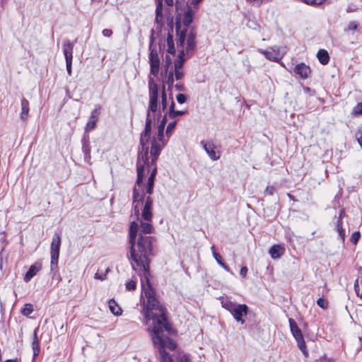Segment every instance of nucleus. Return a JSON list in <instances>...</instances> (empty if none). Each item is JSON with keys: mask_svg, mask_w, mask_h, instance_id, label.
<instances>
[{"mask_svg": "<svg viewBox=\"0 0 362 362\" xmlns=\"http://www.w3.org/2000/svg\"><path fill=\"white\" fill-rule=\"evenodd\" d=\"M151 74L157 76L160 69V59L156 50L151 49L149 54Z\"/></svg>", "mask_w": 362, "mask_h": 362, "instance_id": "nucleus-15", "label": "nucleus"}, {"mask_svg": "<svg viewBox=\"0 0 362 362\" xmlns=\"http://www.w3.org/2000/svg\"><path fill=\"white\" fill-rule=\"evenodd\" d=\"M163 330H165L164 326H161L159 322L158 325L151 326L148 328L152 341L158 349L161 362H173L165 349L173 351L176 349L177 344L174 341L163 334Z\"/></svg>", "mask_w": 362, "mask_h": 362, "instance_id": "nucleus-4", "label": "nucleus"}, {"mask_svg": "<svg viewBox=\"0 0 362 362\" xmlns=\"http://www.w3.org/2000/svg\"><path fill=\"white\" fill-rule=\"evenodd\" d=\"M105 276H100L98 273H95V279H100V280H103L105 279Z\"/></svg>", "mask_w": 362, "mask_h": 362, "instance_id": "nucleus-51", "label": "nucleus"}, {"mask_svg": "<svg viewBox=\"0 0 362 362\" xmlns=\"http://www.w3.org/2000/svg\"><path fill=\"white\" fill-rule=\"evenodd\" d=\"M195 13H196V9L193 10L190 7H189L187 9V11L184 13L183 18H182V23L185 25V28H182V25H181L180 22L176 21L175 28H176V32H177L178 36H179L180 32L185 29L187 30V35L189 34V33H192L193 34V35L194 36L193 31L189 30V29L187 28V26L189 24H191L192 22L193 21ZM194 42L195 43L194 41Z\"/></svg>", "mask_w": 362, "mask_h": 362, "instance_id": "nucleus-9", "label": "nucleus"}, {"mask_svg": "<svg viewBox=\"0 0 362 362\" xmlns=\"http://www.w3.org/2000/svg\"><path fill=\"white\" fill-rule=\"evenodd\" d=\"M343 213H344V211H341V213H340V215H339V220H341V216H343Z\"/></svg>", "mask_w": 362, "mask_h": 362, "instance_id": "nucleus-57", "label": "nucleus"}, {"mask_svg": "<svg viewBox=\"0 0 362 362\" xmlns=\"http://www.w3.org/2000/svg\"><path fill=\"white\" fill-rule=\"evenodd\" d=\"M156 169L154 168L151 175H154V177H155L156 176Z\"/></svg>", "mask_w": 362, "mask_h": 362, "instance_id": "nucleus-55", "label": "nucleus"}, {"mask_svg": "<svg viewBox=\"0 0 362 362\" xmlns=\"http://www.w3.org/2000/svg\"><path fill=\"white\" fill-rule=\"evenodd\" d=\"M83 151L86 155H88L90 153V148L88 146L83 147Z\"/></svg>", "mask_w": 362, "mask_h": 362, "instance_id": "nucleus-52", "label": "nucleus"}, {"mask_svg": "<svg viewBox=\"0 0 362 362\" xmlns=\"http://www.w3.org/2000/svg\"><path fill=\"white\" fill-rule=\"evenodd\" d=\"M178 47L179 56L175 60L174 68L173 69V75L176 80H181L184 76L182 66L187 58L185 55L188 54L194 48V35L192 33L187 35V30H183L179 35Z\"/></svg>", "mask_w": 362, "mask_h": 362, "instance_id": "nucleus-3", "label": "nucleus"}, {"mask_svg": "<svg viewBox=\"0 0 362 362\" xmlns=\"http://www.w3.org/2000/svg\"><path fill=\"white\" fill-rule=\"evenodd\" d=\"M167 52L170 54H174L175 52V48L173 42V37L171 34H168L167 37Z\"/></svg>", "mask_w": 362, "mask_h": 362, "instance_id": "nucleus-27", "label": "nucleus"}, {"mask_svg": "<svg viewBox=\"0 0 362 362\" xmlns=\"http://www.w3.org/2000/svg\"><path fill=\"white\" fill-rule=\"evenodd\" d=\"M294 72L299 75L302 78H308L310 75L311 70L310 66L304 63H300L295 66Z\"/></svg>", "mask_w": 362, "mask_h": 362, "instance_id": "nucleus-18", "label": "nucleus"}, {"mask_svg": "<svg viewBox=\"0 0 362 362\" xmlns=\"http://www.w3.org/2000/svg\"><path fill=\"white\" fill-rule=\"evenodd\" d=\"M173 83H174V75H173V69H172L168 72V75L167 81H166V83L168 86L169 90H171V88L173 86Z\"/></svg>", "mask_w": 362, "mask_h": 362, "instance_id": "nucleus-31", "label": "nucleus"}, {"mask_svg": "<svg viewBox=\"0 0 362 362\" xmlns=\"http://www.w3.org/2000/svg\"><path fill=\"white\" fill-rule=\"evenodd\" d=\"M317 57L320 62L323 65L327 64L329 61L328 52L325 49H320L317 54Z\"/></svg>", "mask_w": 362, "mask_h": 362, "instance_id": "nucleus-24", "label": "nucleus"}, {"mask_svg": "<svg viewBox=\"0 0 362 362\" xmlns=\"http://www.w3.org/2000/svg\"><path fill=\"white\" fill-rule=\"evenodd\" d=\"M4 362H18V361L16 359H15V360L8 359V360L5 361Z\"/></svg>", "mask_w": 362, "mask_h": 362, "instance_id": "nucleus-54", "label": "nucleus"}, {"mask_svg": "<svg viewBox=\"0 0 362 362\" xmlns=\"http://www.w3.org/2000/svg\"><path fill=\"white\" fill-rule=\"evenodd\" d=\"M32 347L33 350V357H36L40 353V344L37 335V330L34 331L33 339L32 342Z\"/></svg>", "mask_w": 362, "mask_h": 362, "instance_id": "nucleus-25", "label": "nucleus"}, {"mask_svg": "<svg viewBox=\"0 0 362 362\" xmlns=\"http://www.w3.org/2000/svg\"><path fill=\"white\" fill-rule=\"evenodd\" d=\"M274 188L273 187H267L266 192H268L270 195H272L274 193Z\"/></svg>", "mask_w": 362, "mask_h": 362, "instance_id": "nucleus-49", "label": "nucleus"}, {"mask_svg": "<svg viewBox=\"0 0 362 362\" xmlns=\"http://www.w3.org/2000/svg\"><path fill=\"white\" fill-rule=\"evenodd\" d=\"M144 159H140L138 165V179L134 189L133 207L134 214L130 222L129 259L138 267L146 271L149 267V257L152 255L153 232L152 199L149 196L143 194V189L140 185L141 181Z\"/></svg>", "mask_w": 362, "mask_h": 362, "instance_id": "nucleus-1", "label": "nucleus"}, {"mask_svg": "<svg viewBox=\"0 0 362 362\" xmlns=\"http://www.w3.org/2000/svg\"><path fill=\"white\" fill-rule=\"evenodd\" d=\"M125 287L127 291H134L136 287V283L134 280H129L126 283Z\"/></svg>", "mask_w": 362, "mask_h": 362, "instance_id": "nucleus-37", "label": "nucleus"}, {"mask_svg": "<svg viewBox=\"0 0 362 362\" xmlns=\"http://www.w3.org/2000/svg\"><path fill=\"white\" fill-rule=\"evenodd\" d=\"M167 122V115L165 114L160 123L157 127L156 132L155 135H153L151 140V154L152 156V163L156 161L158 156H159L161 150L165 146L168 142V139H165L164 138V129Z\"/></svg>", "mask_w": 362, "mask_h": 362, "instance_id": "nucleus-5", "label": "nucleus"}, {"mask_svg": "<svg viewBox=\"0 0 362 362\" xmlns=\"http://www.w3.org/2000/svg\"><path fill=\"white\" fill-rule=\"evenodd\" d=\"M165 1L168 6H172L173 4V0H165Z\"/></svg>", "mask_w": 362, "mask_h": 362, "instance_id": "nucleus-53", "label": "nucleus"}, {"mask_svg": "<svg viewBox=\"0 0 362 362\" xmlns=\"http://www.w3.org/2000/svg\"><path fill=\"white\" fill-rule=\"evenodd\" d=\"M315 362H332V359L328 358L327 357H321L319 359H317Z\"/></svg>", "mask_w": 362, "mask_h": 362, "instance_id": "nucleus-47", "label": "nucleus"}, {"mask_svg": "<svg viewBox=\"0 0 362 362\" xmlns=\"http://www.w3.org/2000/svg\"><path fill=\"white\" fill-rule=\"evenodd\" d=\"M21 110L20 112V118L23 122H27L29 117L30 103L25 98L21 100Z\"/></svg>", "mask_w": 362, "mask_h": 362, "instance_id": "nucleus-19", "label": "nucleus"}, {"mask_svg": "<svg viewBox=\"0 0 362 362\" xmlns=\"http://www.w3.org/2000/svg\"><path fill=\"white\" fill-rule=\"evenodd\" d=\"M336 228H337V230L338 231V233H339V236L341 237V238L342 240H344V237H345V233L342 228V224H341V220L337 221Z\"/></svg>", "mask_w": 362, "mask_h": 362, "instance_id": "nucleus-32", "label": "nucleus"}, {"mask_svg": "<svg viewBox=\"0 0 362 362\" xmlns=\"http://www.w3.org/2000/svg\"><path fill=\"white\" fill-rule=\"evenodd\" d=\"M170 99H171V103H170V105L169 110H168L169 117L171 119H175L176 117L181 116V115H184L185 113V111L175 110V103L172 98H170Z\"/></svg>", "mask_w": 362, "mask_h": 362, "instance_id": "nucleus-23", "label": "nucleus"}, {"mask_svg": "<svg viewBox=\"0 0 362 362\" xmlns=\"http://www.w3.org/2000/svg\"><path fill=\"white\" fill-rule=\"evenodd\" d=\"M288 322H289V325H290L291 333L296 332V331L300 330L296 322L294 321L293 319L289 318Z\"/></svg>", "mask_w": 362, "mask_h": 362, "instance_id": "nucleus-35", "label": "nucleus"}, {"mask_svg": "<svg viewBox=\"0 0 362 362\" xmlns=\"http://www.w3.org/2000/svg\"><path fill=\"white\" fill-rule=\"evenodd\" d=\"M177 124V120H174L168 123L166 128V136L169 138L172 134V132L175 129ZM168 140V139H167Z\"/></svg>", "mask_w": 362, "mask_h": 362, "instance_id": "nucleus-30", "label": "nucleus"}, {"mask_svg": "<svg viewBox=\"0 0 362 362\" xmlns=\"http://www.w3.org/2000/svg\"><path fill=\"white\" fill-rule=\"evenodd\" d=\"M33 311V307L31 304L27 303L24 305V307L21 310V313L23 315L28 316L31 314Z\"/></svg>", "mask_w": 362, "mask_h": 362, "instance_id": "nucleus-29", "label": "nucleus"}, {"mask_svg": "<svg viewBox=\"0 0 362 362\" xmlns=\"http://www.w3.org/2000/svg\"><path fill=\"white\" fill-rule=\"evenodd\" d=\"M161 98H162V101H161L162 109L163 110H165L166 109V107H167V95H166V93L165 91V87L164 86L163 87Z\"/></svg>", "mask_w": 362, "mask_h": 362, "instance_id": "nucleus-34", "label": "nucleus"}, {"mask_svg": "<svg viewBox=\"0 0 362 362\" xmlns=\"http://www.w3.org/2000/svg\"><path fill=\"white\" fill-rule=\"evenodd\" d=\"M202 0H192L190 2V4L193 6H194L195 8H197L198 4L202 1Z\"/></svg>", "mask_w": 362, "mask_h": 362, "instance_id": "nucleus-48", "label": "nucleus"}, {"mask_svg": "<svg viewBox=\"0 0 362 362\" xmlns=\"http://www.w3.org/2000/svg\"><path fill=\"white\" fill-rule=\"evenodd\" d=\"M156 4L160 3V4H163V0H156Z\"/></svg>", "mask_w": 362, "mask_h": 362, "instance_id": "nucleus-56", "label": "nucleus"}, {"mask_svg": "<svg viewBox=\"0 0 362 362\" xmlns=\"http://www.w3.org/2000/svg\"><path fill=\"white\" fill-rule=\"evenodd\" d=\"M358 28V24L355 21L349 22L348 24L347 30H355Z\"/></svg>", "mask_w": 362, "mask_h": 362, "instance_id": "nucleus-43", "label": "nucleus"}, {"mask_svg": "<svg viewBox=\"0 0 362 362\" xmlns=\"http://www.w3.org/2000/svg\"><path fill=\"white\" fill-rule=\"evenodd\" d=\"M61 246V235L59 233H54L52 237L50 255H51V269L53 270L57 267L59 256V250Z\"/></svg>", "mask_w": 362, "mask_h": 362, "instance_id": "nucleus-8", "label": "nucleus"}, {"mask_svg": "<svg viewBox=\"0 0 362 362\" xmlns=\"http://www.w3.org/2000/svg\"><path fill=\"white\" fill-rule=\"evenodd\" d=\"M201 144L211 160H217L220 158L221 151L214 143L202 141Z\"/></svg>", "mask_w": 362, "mask_h": 362, "instance_id": "nucleus-12", "label": "nucleus"}, {"mask_svg": "<svg viewBox=\"0 0 362 362\" xmlns=\"http://www.w3.org/2000/svg\"><path fill=\"white\" fill-rule=\"evenodd\" d=\"M108 307L110 312L115 316H120L122 314V310L114 299L108 302Z\"/></svg>", "mask_w": 362, "mask_h": 362, "instance_id": "nucleus-22", "label": "nucleus"}, {"mask_svg": "<svg viewBox=\"0 0 362 362\" xmlns=\"http://www.w3.org/2000/svg\"><path fill=\"white\" fill-rule=\"evenodd\" d=\"M317 304L318 306H320L322 309H327L328 307V301L323 298H319L317 300Z\"/></svg>", "mask_w": 362, "mask_h": 362, "instance_id": "nucleus-40", "label": "nucleus"}, {"mask_svg": "<svg viewBox=\"0 0 362 362\" xmlns=\"http://www.w3.org/2000/svg\"><path fill=\"white\" fill-rule=\"evenodd\" d=\"M175 88L177 90L181 91L182 90V85L180 83H177L175 86Z\"/></svg>", "mask_w": 362, "mask_h": 362, "instance_id": "nucleus-50", "label": "nucleus"}, {"mask_svg": "<svg viewBox=\"0 0 362 362\" xmlns=\"http://www.w3.org/2000/svg\"><path fill=\"white\" fill-rule=\"evenodd\" d=\"M211 251H212V253H213V256L215 258V259L216 260V262H218V264L221 267H223L226 271L227 272H230V269L229 267L224 263L222 262L221 260V257L220 256L219 254H218L216 251H215V247L214 246H212L211 247Z\"/></svg>", "mask_w": 362, "mask_h": 362, "instance_id": "nucleus-26", "label": "nucleus"}, {"mask_svg": "<svg viewBox=\"0 0 362 362\" xmlns=\"http://www.w3.org/2000/svg\"><path fill=\"white\" fill-rule=\"evenodd\" d=\"M222 306L233 315L234 319L241 324L245 323L243 317L248 313V307L245 304H236L230 300L223 301Z\"/></svg>", "mask_w": 362, "mask_h": 362, "instance_id": "nucleus-6", "label": "nucleus"}, {"mask_svg": "<svg viewBox=\"0 0 362 362\" xmlns=\"http://www.w3.org/2000/svg\"><path fill=\"white\" fill-rule=\"evenodd\" d=\"M360 238V233L358 231H356L354 232L352 235H351V241L354 243V244H356V243L358 242V239Z\"/></svg>", "mask_w": 362, "mask_h": 362, "instance_id": "nucleus-41", "label": "nucleus"}, {"mask_svg": "<svg viewBox=\"0 0 362 362\" xmlns=\"http://www.w3.org/2000/svg\"><path fill=\"white\" fill-rule=\"evenodd\" d=\"M132 266L133 269H134V270H135L136 269L134 268V264H133V263H132Z\"/></svg>", "mask_w": 362, "mask_h": 362, "instance_id": "nucleus-58", "label": "nucleus"}, {"mask_svg": "<svg viewBox=\"0 0 362 362\" xmlns=\"http://www.w3.org/2000/svg\"><path fill=\"white\" fill-rule=\"evenodd\" d=\"M272 259H278L284 253V248L280 245H273L269 251Z\"/></svg>", "mask_w": 362, "mask_h": 362, "instance_id": "nucleus-21", "label": "nucleus"}, {"mask_svg": "<svg viewBox=\"0 0 362 362\" xmlns=\"http://www.w3.org/2000/svg\"><path fill=\"white\" fill-rule=\"evenodd\" d=\"M246 1L254 6H260L264 2L267 1V0H246Z\"/></svg>", "mask_w": 362, "mask_h": 362, "instance_id": "nucleus-39", "label": "nucleus"}, {"mask_svg": "<svg viewBox=\"0 0 362 362\" xmlns=\"http://www.w3.org/2000/svg\"><path fill=\"white\" fill-rule=\"evenodd\" d=\"M179 362H191L188 355H183L180 356Z\"/></svg>", "mask_w": 362, "mask_h": 362, "instance_id": "nucleus-44", "label": "nucleus"}, {"mask_svg": "<svg viewBox=\"0 0 362 362\" xmlns=\"http://www.w3.org/2000/svg\"><path fill=\"white\" fill-rule=\"evenodd\" d=\"M151 119H150V113L148 112L147 118L146 121L144 132L141 134L140 139V144L142 146V148L144 152L148 148L147 143L151 138Z\"/></svg>", "mask_w": 362, "mask_h": 362, "instance_id": "nucleus-13", "label": "nucleus"}, {"mask_svg": "<svg viewBox=\"0 0 362 362\" xmlns=\"http://www.w3.org/2000/svg\"><path fill=\"white\" fill-rule=\"evenodd\" d=\"M149 89V105L148 112H155L158 110V86L153 79H150L148 83Z\"/></svg>", "mask_w": 362, "mask_h": 362, "instance_id": "nucleus-10", "label": "nucleus"}, {"mask_svg": "<svg viewBox=\"0 0 362 362\" xmlns=\"http://www.w3.org/2000/svg\"><path fill=\"white\" fill-rule=\"evenodd\" d=\"M144 271L145 281H141L143 293L146 298V302L144 303L142 313L144 315L146 321L152 320L153 325L151 326L158 325V322L161 326H164L166 331H169L170 327L165 317V310L160 304L156 298V292L151 286L148 279V268Z\"/></svg>", "mask_w": 362, "mask_h": 362, "instance_id": "nucleus-2", "label": "nucleus"}, {"mask_svg": "<svg viewBox=\"0 0 362 362\" xmlns=\"http://www.w3.org/2000/svg\"><path fill=\"white\" fill-rule=\"evenodd\" d=\"M42 265L40 263L36 262L31 265L28 271L24 276V281L28 282L41 269Z\"/></svg>", "mask_w": 362, "mask_h": 362, "instance_id": "nucleus-20", "label": "nucleus"}, {"mask_svg": "<svg viewBox=\"0 0 362 362\" xmlns=\"http://www.w3.org/2000/svg\"><path fill=\"white\" fill-rule=\"evenodd\" d=\"M259 52L264 54L267 59L273 62H279L284 56V53L281 52L279 49L276 47H269L265 50L259 49Z\"/></svg>", "mask_w": 362, "mask_h": 362, "instance_id": "nucleus-14", "label": "nucleus"}, {"mask_svg": "<svg viewBox=\"0 0 362 362\" xmlns=\"http://www.w3.org/2000/svg\"><path fill=\"white\" fill-rule=\"evenodd\" d=\"M102 33L105 37H110L112 34V31L110 29H104Z\"/></svg>", "mask_w": 362, "mask_h": 362, "instance_id": "nucleus-45", "label": "nucleus"}, {"mask_svg": "<svg viewBox=\"0 0 362 362\" xmlns=\"http://www.w3.org/2000/svg\"><path fill=\"white\" fill-rule=\"evenodd\" d=\"M247 268L246 267H243L240 269V274L242 277L245 278L247 275Z\"/></svg>", "mask_w": 362, "mask_h": 362, "instance_id": "nucleus-46", "label": "nucleus"}, {"mask_svg": "<svg viewBox=\"0 0 362 362\" xmlns=\"http://www.w3.org/2000/svg\"><path fill=\"white\" fill-rule=\"evenodd\" d=\"M163 4L160 3L156 4V22L160 23L163 21Z\"/></svg>", "mask_w": 362, "mask_h": 362, "instance_id": "nucleus-28", "label": "nucleus"}, {"mask_svg": "<svg viewBox=\"0 0 362 362\" xmlns=\"http://www.w3.org/2000/svg\"><path fill=\"white\" fill-rule=\"evenodd\" d=\"M99 115H100V107H97L91 112V114L89 117L88 121L86 123V125L85 127L86 132H89L90 131L93 130L95 127L96 123L98 122V120Z\"/></svg>", "mask_w": 362, "mask_h": 362, "instance_id": "nucleus-16", "label": "nucleus"}, {"mask_svg": "<svg viewBox=\"0 0 362 362\" xmlns=\"http://www.w3.org/2000/svg\"><path fill=\"white\" fill-rule=\"evenodd\" d=\"M288 322H289V325H290L291 333L296 332V331L300 330L296 322L294 321L293 319L289 318Z\"/></svg>", "mask_w": 362, "mask_h": 362, "instance_id": "nucleus-36", "label": "nucleus"}, {"mask_svg": "<svg viewBox=\"0 0 362 362\" xmlns=\"http://www.w3.org/2000/svg\"><path fill=\"white\" fill-rule=\"evenodd\" d=\"M74 45L69 40H66L63 44V52L66 59V70L69 76L71 75V66L73 58Z\"/></svg>", "mask_w": 362, "mask_h": 362, "instance_id": "nucleus-11", "label": "nucleus"}, {"mask_svg": "<svg viewBox=\"0 0 362 362\" xmlns=\"http://www.w3.org/2000/svg\"><path fill=\"white\" fill-rule=\"evenodd\" d=\"M356 138L359 146L362 148V124L358 127L356 130Z\"/></svg>", "mask_w": 362, "mask_h": 362, "instance_id": "nucleus-33", "label": "nucleus"}, {"mask_svg": "<svg viewBox=\"0 0 362 362\" xmlns=\"http://www.w3.org/2000/svg\"><path fill=\"white\" fill-rule=\"evenodd\" d=\"M353 115H362V102L358 103L353 109Z\"/></svg>", "mask_w": 362, "mask_h": 362, "instance_id": "nucleus-38", "label": "nucleus"}, {"mask_svg": "<svg viewBox=\"0 0 362 362\" xmlns=\"http://www.w3.org/2000/svg\"><path fill=\"white\" fill-rule=\"evenodd\" d=\"M292 334L297 342L298 347L303 352L304 356L306 358L308 357V351L301 330L300 329L296 331V332H292Z\"/></svg>", "mask_w": 362, "mask_h": 362, "instance_id": "nucleus-17", "label": "nucleus"}, {"mask_svg": "<svg viewBox=\"0 0 362 362\" xmlns=\"http://www.w3.org/2000/svg\"><path fill=\"white\" fill-rule=\"evenodd\" d=\"M176 99L179 103L182 104L186 101L187 98L184 94L180 93L176 96Z\"/></svg>", "mask_w": 362, "mask_h": 362, "instance_id": "nucleus-42", "label": "nucleus"}, {"mask_svg": "<svg viewBox=\"0 0 362 362\" xmlns=\"http://www.w3.org/2000/svg\"><path fill=\"white\" fill-rule=\"evenodd\" d=\"M148 148H146V149L144 152H140L139 153V156H138L137 165H139V161L140 159H144L146 161L144 166L143 173H144L146 167H148L150 165H153L156 163V161L154 163H152V156H151V161L149 160ZM142 176H144V173H142ZM154 179H155L154 175H151L148 179L147 185L144 187L141 185L142 180H143V177H141V181L140 182V185L143 189V194H144L146 197L149 196L151 197V194H152V192H153Z\"/></svg>", "mask_w": 362, "mask_h": 362, "instance_id": "nucleus-7", "label": "nucleus"}]
</instances>
